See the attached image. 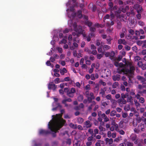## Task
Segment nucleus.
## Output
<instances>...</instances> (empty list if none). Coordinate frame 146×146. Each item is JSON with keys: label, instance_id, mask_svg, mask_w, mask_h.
<instances>
[{"label": "nucleus", "instance_id": "obj_54", "mask_svg": "<svg viewBox=\"0 0 146 146\" xmlns=\"http://www.w3.org/2000/svg\"><path fill=\"white\" fill-rule=\"evenodd\" d=\"M125 49L127 51L131 49L130 47L128 46V45H126L125 46Z\"/></svg>", "mask_w": 146, "mask_h": 146}, {"label": "nucleus", "instance_id": "obj_24", "mask_svg": "<svg viewBox=\"0 0 146 146\" xmlns=\"http://www.w3.org/2000/svg\"><path fill=\"white\" fill-rule=\"evenodd\" d=\"M104 50H107L110 48V47L108 45H104L103 47Z\"/></svg>", "mask_w": 146, "mask_h": 146}, {"label": "nucleus", "instance_id": "obj_38", "mask_svg": "<svg viewBox=\"0 0 146 146\" xmlns=\"http://www.w3.org/2000/svg\"><path fill=\"white\" fill-rule=\"evenodd\" d=\"M101 92L99 93V94L102 95V97H103L105 94V92L102 89H101Z\"/></svg>", "mask_w": 146, "mask_h": 146}, {"label": "nucleus", "instance_id": "obj_59", "mask_svg": "<svg viewBox=\"0 0 146 146\" xmlns=\"http://www.w3.org/2000/svg\"><path fill=\"white\" fill-rule=\"evenodd\" d=\"M94 32H91L89 34V35L91 37H92L93 36H94L95 34Z\"/></svg>", "mask_w": 146, "mask_h": 146}, {"label": "nucleus", "instance_id": "obj_47", "mask_svg": "<svg viewBox=\"0 0 146 146\" xmlns=\"http://www.w3.org/2000/svg\"><path fill=\"white\" fill-rule=\"evenodd\" d=\"M141 59V58L138 56H136L135 57V61L137 62L138 61L140 60Z\"/></svg>", "mask_w": 146, "mask_h": 146}, {"label": "nucleus", "instance_id": "obj_1", "mask_svg": "<svg viewBox=\"0 0 146 146\" xmlns=\"http://www.w3.org/2000/svg\"><path fill=\"white\" fill-rule=\"evenodd\" d=\"M60 115V114H56V116L52 115L53 121H50L48 124V128L51 131L54 132L52 133L53 137L56 136V133L57 131L59 130L66 122L62 118L58 117Z\"/></svg>", "mask_w": 146, "mask_h": 146}, {"label": "nucleus", "instance_id": "obj_14", "mask_svg": "<svg viewBox=\"0 0 146 146\" xmlns=\"http://www.w3.org/2000/svg\"><path fill=\"white\" fill-rule=\"evenodd\" d=\"M77 15L78 17L80 18H81L82 16V11L81 10H78L77 12L74 14V15Z\"/></svg>", "mask_w": 146, "mask_h": 146}, {"label": "nucleus", "instance_id": "obj_46", "mask_svg": "<svg viewBox=\"0 0 146 146\" xmlns=\"http://www.w3.org/2000/svg\"><path fill=\"white\" fill-rule=\"evenodd\" d=\"M110 17V15L109 14L106 15L103 18V21H104L106 19H109Z\"/></svg>", "mask_w": 146, "mask_h": 146}, {"label": "nucleus", "instance_id": "obj_25", "mask_svg": "<svg viewBox=\"0 0 146 146\" xmlns=\"http://www.w3.org/2000/svg\"><path fill=\"white\" fill-rule=\"evenodd\" d=\"M94 26L98 27H100L101 28L103 27L104 26L102 24H99L98 23H96L94 24Z\"/></svg>", "mask_w": 146, "mask_h": 146}, {"label": "nucleus", "instance_id": "obj_5", "mask_svg": "<svg viewBox=\"0 0 146 146\" xmlns=\"http://www.w3.org/2000/svg\"><path fill=\"white\" fill-rule=\"evenodd\" d=\"M135 70V68L133 66H130L129 69L125 68V72H126V74H133Z\"/></svg>", "mask_w": 146, "mask_h": 146}, {"label": "nucleus", "instance_id": "obj_55", "mask_svg": "<svg viewBox=\"0 0 146 146\" xmlns=\"http://www.w3.org/2000/svg\"><path fill=\"white\" fill-rule=\"evenodd\" d=\"M117 23L118 26L119 27H120L121 26V24L120 21L119 20H117Z\"/></svg>", "mask_w": 146, "mask_h": 146}, {"label": "nucleus", "instance_id": "obj_13", "mask_svg": "<svg viewBox=\"0 0 146 146\" xmlns=\"http://www.w3.org/2000/svg\"><path fill=\"white\" fill-rule=\"evenodd\" d=\"M125 68H123L121 69H118L117 72V73L120 74H121L122 73L123 74H126V72H125Z\"/></svg>", "mask_w": 146, "mask_h": 146}, {"label": "nucleus", "instance_id": "obj_11", "mask_svg": "<svg viewBox=\"0 0 146 146\" xmlns=\"http://www.w3.org/2000/svg\"><path fill=\"white\" fill-rule=\"evenodd\" d=\"M120 76L119 75L116 74L113 76L112 79L113 80L115 81H119L120 79Z\"/></svg>", "mask_w": 146, "mask_h": 146}, {"label": "nucleus", "instance_id": "obj_7", "mask_svg": "<svg viewBox=\"0 0 146 146\" xmlns=\"http://www.w3.org/2000/svg\"><path fill=\"white\" fill-rule=\"evenodd\" d=\"M87 98V100L88 101V103H90L92 102V99H94V97L93 93L92 92L90 93V96L86 97Z\"/></svg>", "mask_w": 146, "mask_h": 146}, {"label": "nucleus", "instance_id": "obj_21", "mask_svg": "<svg viewBox=\"0 0 146 146\" xmlns=\"http://www.w3.org/2000/svg\"><path fill=\"white\" fill-rule=\"evenodd\" d=\"M108 104L105 102H101V108H102L104 109L106 106H108Z\"/></svg>", "mask_w": 146, "mask_h": 146}, {"label": "nucleus", "instance_id": "obj_57", "mask_svg": "<svg viewBox=\"0 0 146 146\" xmlns=\"http://www.w3.org/2000/svg\"><path fill=\"white\" fill-rule=\"evenodd\" d=\"M142 62L141 61H139L137 63L138 66L140 67H141L142 66L143 64Z\"/></svg>", "mask_w": 146, "mask_h": 146}, {"label": "nucleus", "instance_id": "obj_22", "mask_svg": "<svg viewBox=\"0 0 146 146\" xmlns=\"http://www.w3.org/2000/svg\"><path fill=\"white\" fill-rule=\"evenodd\" d=\"M67 72L66 68H63L62 70L60 71V73L62 75H63L64 73H66Z\"/></svg>", "mask_w": 146, "mask_h": 146}, {"label": "nucleus", "instance_id": "obj_27", "mask_svg": "<svg viewBox=\"0 0 146 146\" xmlns=\"http://www.w3.org/2000/svg\"><path fill=\"white\" fill-rule=\"evenodd\" d=\"M78 122L79 124H82L84 121V119L83 118L81 117H79L78 119Z\"/></svg>", "mask_w": 146, "mask_h": 146}, {"label": "nucleus", "instance_id": "obj_19", "mask_svg": "<svg viewBox=\"0 0 146 146\" xmlns=\"http://www.w3.org/2000/svg\"><path fill=\"white\" fill-rule=\"evenodd\" d=\"M85 24L87 25L89 28L91 27L92 25V23L89 21H86L85 22Z\"/></svg>", "mask_w": 146, "mask_h": 146}, {"label": "nucleus", "instance_id": "obj_12", "mask_svg": "<svg viewBox=\"0 0 146 146\" xmlns=\"http://www.w3.org/2000/svg\"><path fill=\"white\" fill-rule=\"evenodd\" d=\"M76 32L78 33L81 34H82L83 32L82 28L81 26H78V28L74 30Z\"/></svg>", "mask_w": 146, "mask_h": 146}, {"label": "nucleus", "instance_id": "obj_39", "mask_svg": "<svg viewBox=\"0 0 146 146\" xmlns=\"http://www.w3.org/2000/svg\"><path fill=\"white\" fill-rule=\"evenodd\" d=\"M139 99V102L141 103H143L145 102L144 99L143 97H140Z\"/></svg>", "mask_w": 146, "mask_h": 146}, {"label": "nucleus", "instance_id": "obj_10", "mask_svg": "<svg viewBox=\"0 0 146 146\" xmlns=\"http://www.w3.org/2000/svg\"><path fill=\"white\" fill-rule=\"evenodd\" d=\"M118 43L120 44H123L125 45L127 44V42L124 39H120L118 40Z\"/></svg>", "mask_w": 146, "mask_h": 146}, {"label": "nucleus", "instance_id": "obj_34", "mask_svg": "<svg viewBox=\"0 0 146 146\" xmlns=\"http://www.w3.org/2000/svg\"><path fill=\"white\" fill-rule=\"evenodd\" d=\"M115 14L116 15L120 13L121 12V10L120 9H118L116 11H114Z\"/></svg>", "mask_w": 146, "mask_h": 146}, {"label": "nucleus", "instance_id": "obj_60", "mask_svg": "<svg viewBox=\"0 0 146 146\" xmlns=\"http://www.w3.org/2000/svg\"><path fill=\"white\" fill-rule=\"evenodd\" d=\"M90 77H91V79L92 80H94L95 79V77L94 75V74H92L91 75Z\"/></svg>", "mask_w": 146, "mask_h": 146}, {"label": "nucleus", "instance_id": "obj_30", "mask_svg": "<svg viewBox=\"0 0 146 146\" xmlns=\"http://www.w3.org/2000/svg\"><path fill=\"white\" fill-rule=\"evenodd\" d=\"M121 98H122L124 99L127 98L128 96V95L127 94H124L123 93H122L121 94Z\"/></svg>", "mask_w": 146, "mask_h": 146}, {"label": "nucleus", "instance_id": "obj_51", "mask_svg": "<svg viewBox=\"0 0 146 146\" xmlns=\"http://www.w3.org/2000/svg\"><path fill=\"white\" fill-rule=\"evenodd\" d=\"M134 101L135 106H140V104L137 101V100H134Z\"/></svg>", "mask_w": 146, "mask_h": 146}, {"label": "nucleus", "instance_id": "obj_63", "mask_svg": "<svg viewBox=\"0 0 146 146\" xmlns=\"http://www.w3.org/2000/svg\"><path fill=\"white\" fill-rule=\"evenodd\" d=\"M141 67L143 70H145L146 68V65L145 64H143Z\"/></svg>", "mask_w": 146, "mask_h": 146}, {"label": "nucleus", "instance_id": "obj_35", "mask_svg": "<svg viewBox=\"0 0 146 146\" xmlns=\"http://www.w3.org/2000/svg\"><path fill=\"white\" fill-rule=\"evenodd\" d=\"M99 128L101 131H104L105 130V129L101 125H100L99 127Z\"/></svg>", "mask_w": 146, "mask_h": 146}, {"label": "nucleus", "instance_id": "obj_28", "mask_svg": "<svg viewBox=\"0 0 146 146\" xmlns=\"http://www.w3.org/2000/svg\"><path fill=\"white\" fill-rule=\"evenodd\" d=\"M119 85V83L117 82H114L112 85V88H117Z\"/></svg>", "mask_w": 146, "mask_h": 146}, {"label": "nucleus", "instance_id": "obj_33", "mask_svg": "<svg viewBox=\"0 0 146 146\" xmlns=\"http://www.w3.org/2000/svg\"><path fill=\"white\" fill-rule=\"evenodd\" d=\"M112 39L110 37L109 38H107L106 39L107 41V43L108 44H111V40Z\"/></svg>", "mask_w": 146, "mask_h": 146}, {"label": "nucleus", "instance_id": "obj_32", "mask_svg": "<svg viewBox=\"0 0 146 146\" xmlns=\"http://www.w3.org/2000/svg\"><path fill=\"white\" fill-rule=\"evenodd\" d=\"M89 30L90 32H95L96 31V29L95 27H91L89 28Z\"/></svg>", "mask_w": 146, "mask_h": 146}, {"label": "nucleus", "instance_id": "obj_56", "mask_svg": "<svg viewBox=\"0 0 146 146\" xmlns=\"http://www.w3.org/2000/svg\"><path fill=\"white\" fill-rule=\"evenodd\" d=\"M128 31L129 33L132 35H133L134 34V31L132 29H129Z\"/></svg>", "mask_w": 146, "mask_h": 146}, {"label": "nucleus", "instance_id": "obj_31", "mask_svg": "<svg viewBox=\"0 0 146 146\" xmlns=\"http://www.w3.org/2000/svg\"><path fill=\"white\" fill-rule=\"evenodd\" d=\"M116 111L114 110H113L110 113V115L111 116L113 117L116 115Z\"/></svg>", "mask_w": 146, "mask_h": 146}, {"label": "nucleus", "instance_id": "obj_45", "mask_svg": "<svg viewBox=\"0 0 146 146\" xmlns=\"http://www.w3.org/2000/svg\"><path fill=\"white\" fill-rule=\"evenodd\" d=\"M54 82L55 84H58L60 82V78H56L54 80Z\"/></svg>", "mask_w": 146, "mask_h": 146}, {"label": "nucleus", "instance_id": "obj_40", "mask_svg": "<svg viewBox=\"0 0 146 146\" xmlns=\"http://www.w3.org/2000/svg\"><path fill=\"white\" fill-rule=\"evenodd\" d=\"M108 5L110 7V9H111L113 7V3L111 1H110Z\"/></svg>", "mask_w": 146, "mask_h": 146}, {"label": "nucleus", "instance_id": "obj_8", "mask_svg": "<svg viewBox=\"0 0 146 146\" xmlns=\"http://www.w3.org/2000/svg\"><path fill=\"white\" fill-rule=\"evenodd\" d=\"M84 125L86 126L87 128L91 127L92 125V123L89 120L86 121L84 123Z\"/></svg>", "mask_w": 146, "mask_h": 146}, {"label": "nucleus", "instance_id": "obj_62", "mask_svg": "<svg viewBox=\"0 0 146 146\" xmlns=\"http://www.w3.org/2000/svg\"><path fill=\"white\" fill-rule=\"evenodd\" d=\"M127 113H122V116L123 118H125L127 117Z\"/></svg>", "mask_w": 146, "mask_h": 146}, {"label": "nucleus", "instance_id": "obj_16", "mask_svg": "<svg viewBox=\"0 0 146 146\" xmlns=\"http://www.w3.org/2000/svg\"><path fill=\"white\" fill-rule=\"evenodd\" d=\"M105 141H106V143H108V144L109 145H110V144H111L113 143V139H111V138L109 139L108 138H106L105 139Z\"/></svg>", "mask_w": 146, "mask_h": 146}, {"label": "nucleus", "instance_id": "obj_3", "mask_svg": "<svg viewBox=\"0 0 146 146\" xmlns=\"http://www.w3.org/2000/svg\"><path fill=\"white\" fill-rule=\"evenodd\" d=\"M133 8L136 10L137 13H142L143 10L141 6L139 4H135Z\"/></svg>", "mask_w": 146, "mask_h": 146}, {"label": "nucleus", "instance_id": "obj_43", "mask_svg": "<svg viewBox=\"0 0 146 146\" xmlns=\"http://www.w3.org/2000/svg\"><path fill=\"white\" fill-rule=\"evenodd\" d=\"M127 146H133V144L130 142H127L126 143Z\"/></svg>", "mask_w": 146, "mask_h": 146}, {"label": "nucleus", "instance_id": "obj_58", "mask_svg": "<svg viewBox=\"0 0 146 146\" xmlns=\"http://www.w3.org/2000/svg\"><path fill=\"white\" fill-rule=\"evenodd\" d=\"M57 49L58 52L60 53H62V49L61 48L58 47L57 48Z\"/></svg>", "mask_w": 146, "mask_h": 146}, {"label": "nucleus", "instance_id": "obj_49", "mask_svg": "<svg viewBox=\"0 0 146 146\" xmlns=\"http://www.w3.org/2000/svg\"><path fill=\"white\" fill-rule=\"evenodd\" d=\"M73 27L74 28V31L75 30H76V29L78 28L76 23L75 22L73 24Z\"/></svg>", "mask_w": 146, "mask_h": 146}, {"label": "nucleus", "instance_id": "obj_64", "mask_svg": "<svg viewBox=\"0 0 146 146\" xmlns=\"http://www.w3.org/2000/svg\"><path fill=\"white\" fill-rule=\"evenodd\" d=\"M86 144L87 146H90L92 144V143L91 142H86Z\"/></svg>", "mask_w": 146, "mask_h": 146}, {"label": "nucleus", "instance_id": "obj_41", "mask_svg": "<svg viewBox=\"0 0 146 146\" xmlns=\"http://www.w3.org/2000/svg\"><path fill=\"white\" fill-rule=\"evenodd\" d=\"M118 4L119 5H124V2H123L121 0H119L118 1Z\"/></svg>", "mask_w": 146, "mask_h": 146}, {"label": "nucleus", "instance_id": "obj_17", "mask_svg": "<svg viewBox=\"0 0 146 146\" xmlns=\"http://www.w3.org/2000/svg\"><path fill=\"white\" fill-rule=\"evenodd\" d=\"M115 55V52L113 51H111L110 53V58L111 60H115V59H114V56Z\"/></svg>", "mask_w": 146, "mask_h": 146}, {"label": "nucleus", "instance_id": "obj_9", "mask_svg": "<svg viewBox=\"0 0 146 146\" xmlns=\"http://www.w3.org/2000/svg\"><path fill=\"white\" fill-rule=\"evenodd\" d=\"M117 102L120 104H126L127 102L126 100L124 99L119 98L117 100Z\"/></svg>", "mask_w": 146, "mask_h": 146}, {"label": "nucleus", "instance_id": "obj_18", "mask_svg": "<svg viewBox=\"0 0 146 146\" xmlns=\"http://www.w3.org/2000/svg\"><path fill=\"white\" fill-rule=\"evenodd\" d=\"M133 4V1L131 0H127L124 2V5H131Z\"/></svg>", "mask_w": 146, "mask_h": 146}, {"label": "nucleus", "instance_id": "obj_29", "mask_svg": "<svg viewBox=\"0 0 146 146\" xmlns=\"http://www.w3.org/2000/svg\"><path fill=\"white\" fill-rule=\"evenodd\" d=\"M127 101L128 102H130L132 103L133 102V99L132 98V97L131 96H130L127 97Z\"/></svg>", "mask_w": 146, "mask_h": 146}, {"label": "nucleus", "instance_id": "obj_52", "mask_svg": "<svg viewBox=\"0 0 146 146\" xmlns=\"http://www.w3.org/2000/svg\"><path fill=\"white\" fill-rule=\"evenodd\" d=\"M139 33L141 35H143L145 33L144 31L142 29H140L139 31Z\"/></svg>", "mask_w": 146, "mask_h": 146}, {"label": "nucleus", "instance_id": "obj_26", "mask_svg": "<svg viewBox=\"0 0 146 146\" xmlns=\"http://www.w3.org/2000/svg\"><path fill=\"white\" fill-rule=\"evenodd\" d=\"M84 98L83 96L82 95H80L78 97V99L79 101L82 102Z\"/></svg>", "mask_w": 146, "mask_h": 146}, {"label": "nucleus", "instance_id": "obj_2", "mask_svg": "<svg viewBox=\"0 0 146 146\" xmlns=\"http://www.w3.org/2000/svg\"><path fill=\"white\" fill-rule=\"evenodd\" d=\"M64 92L66 93V95L70 97L73 98L74 96V94L76 92V89L74 88L69 89L68 88H64Z\"/></svg>", "mask_w": 146, "mask_h": 146}, {"label": "nucleus", "instance_id": "obj_53", "mask_svg": "<svg viewBox=\"0 0 146 146\" xmlns=\"http://www.w3.org/2000/svg\"><path fill=\"white\" fill-rule=\"evenodd\" d=\"M117 6H114L113 7V8L112 7L111 9V11H112L113 10L114 11H116L117 10Z\"/></svg>", "mask_w": 146, "mask_h": 146}, {"label": "nucleus", "instance_id": "obj_4", "mask_svg": "<svg viewBox=\"0 0 146 146\" xmlns=\"http://www.w3.org/2000/svg\"><path fill=\"white\" fill-rule=\"evenodd\" d=\"M48 88L49 90L52 89L54 91L57 88V86L54 84L53 82H50L48 85Z\"/></svg>", "mask_w": 146, "mask_h": 146}, {"label": "nucleus", "instance_id": "obj_23", "mask_svg": "<svg viewBox=\"0 0 146 146\" xmlns=\"http://www.w3.org/2000/svg\"><path fill=\"white\" fill-rule=\"evenodd\" d=\"M130 109V106L129 105L127 104L124 107V109L126 111H128Z\"/></svg>", "mask_w": 146, "mask_h": 146}, {"label": "nucleus", "instance_id": "obj_50", "mask_svg": "<svg viewBox=\"0 0 146 146\" xmlns=\"http://www.w3.org/2000/svg\"><path fill=\"white\" fill-rule=\"evenodd\" d=\"M143 41L141 40H139L137 42V43L138 45L141 46L142 44Z\"/></svg>", "mask_w": 146, "mask_h": 146}, {"label": "nucleus", "instance_id": "obj_37", "mask_svg": "<svg viewBox=\"0 0 146 146\" xmlns=\"http://www.w3.org/2000/svg\"><path fill=\"white\" fill-rule=\"evenodd\" d=\"M141 13H138V14L136 15V17L137 19H140L141 18Z\"/></svg>", "mask_w": 146, "mask_h": 146}, {"label": "nucleus", "instance_id": "obj_44", "mask_svg": "<svg viewBox=\"0 0 146 146\" xmlns=\"http://www.w3.org/2000/svg\"><path fill=\"white\" fill-rule=\"evenodd\" d=\"M103 56L101 54H98L97 55V58L99 59H100Z\"/></svg>", "mask_w": 146, "mask_h": 146}, {"label": "nucleus", "instance_id": "obj_6", "mask_svg": "<svg viewBox=\"0 0 146 146\" xmlns=\"http://www.w3.org/2000/svg\"><path fill=\"white\" fill-rule=\"evenodd\" d=\"M39 134L44 135H46L51 133V132L47 130L40 129L39 130Z\"/></svg>", "mask_w": 146, "mask_h": 146}, {"label": "nucleus", "instance_id": "obj_15", "mask_svg": "<svg viewBox=\"0 0 146 146\" xmlns=\"http://www.w3.org/2000/svg\"><path fill=\"white\" fill-rule=\"evenodd\" d=\"M137 78L139 81L142 82H143L145 81V79L144 77L140 76H137Z\"/></svg>", "mask_w": 146, "mask_h": 146}, {"label": "nucleus", "instance_id": "obj_42", "mask_svg": "<svg viewBox=\"0 0 146 146\" xmlns=\"http://www.w3.org/2000/svg\"><path fill=\"white\" fill-rule=\"evenodd\" d=\"M99 83L101 85H102L103 86H105L106 85V83L102 81V80H100L99 81Z\"/></svg>", "mask_w": 146, "mask_h": 146}, {"label": "nucleus", "instance_id": "obj_61", "mask_svg": "<svg viewBox=\"0 0 146 146\" xmlns=\"http://www.w3.org/2000/svg\"><path fill=\"white\" fill-rule=\"evenodd\" d=\"M91 53H92V54L93 55H94L96 54L97 53V51L96 50V49L94 50H93L92 51Z\"/></svg>", "mask_w": 146, "mask_h": 146}, {"label": "nucleus", "instance_id": "obj_48", "mask_svg": "<svg viewBox=\"0 0 146 146\" xmlns=\"http://www.w3.org/2000/svg\"><path fill=\"white\" fill-rule=\"evenodd\" d=\"M138 24L139 25L141 26H143L145 25L144 23L141 21L138 22Z\"/></svg>", "mask_w": 146, "mask_h": 146}, {"label": "nucleus", "instance_id": "obj_20", "mask_svg": "<svg viewBox=\"0 0 146 146\" xmlns=\"http://www.w3.org/2000/svg\"><path fill=\"white\" fill-rule=\"evenodd\" d=\"M57 106L55 108H53L52 109V111H54L56 110L58 108H61L62 107V106L60 104V103H58L57 104Z\"/></svg>", "mask_w": 146, "mask_h": 146}, {"label": "nucleus", "instance_id": "obj_36", "mask_svg": "<svg viewBox=\"0 0 146 146\" xmlns=\"http://www.w3.org/2000/svg\"><path fill=\"white\" fill-rule=\"evenodd\" d=\"M106 97L107 99L110 100L111 101V100H112V99H111V95L110 94H108L106 96Z\"/></svg>", "mask_w": 146, "mask_h": 146}]
</instances>
